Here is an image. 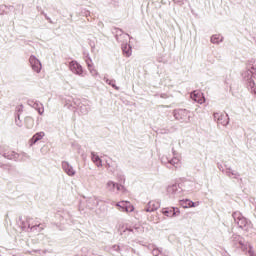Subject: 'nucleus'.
Returning <instances> with one entry per match:
<instances>
[{"instance_id": "f257e3e1", "label": "nucleus", "mask_w": 256, "mask_h": 256, "mask_svg": "<svg viewBox=\"0 0 256 256\" xmlns=\"http://www.w3.org/2000/svg\"><path fill=\"white\" fill-rule=\"evenodd\" d=\"M237 243L240 245L242 251H247L249 249L248 254L250 256H256L255 252L253 251V246H251V244L249 243H245V241L243 240V238H241V236L234 237V245H237Z\"/></svg>"}, {"instance_id": "f03ea898", "label": "nucleus", "mask_w": 256, "mask_h": 256, "mask_svg": "<svg viewBox=\"0 0 256 256\" xmlns=\"http://www.w3.org/2000/svg\"><path fill=\"white\" fill-rule=\"evenodd\" d=\"M174 117L178 121H189L190 119L189 110H185V109L176 110L174 111Z\"/></svg>"}, {"instance_id": "7ed1b4c3", "label": "nucleus", "mask_w": 256, "mask_h": 256, "mask_svg": "<svg viewBox=\"0 0 256 256\" xmlns=\"http://www.w3.org/2000/svg\"><path fill=\"white\" fill-rule=\"evenodd\" d=\"M29 63L31 65V68L33 69V71H35V73H41L42 65H41V61H39V59H37V57H35L33 55L30 56Z\"/></svg>"}, {"instance_id": "20e7f679", "label": "nucleus", "mask_w": 256, "mask_h": 256, "mask_svg": "<svg viewBox=\"0 0 256 256\" xmlns=\"http://www.w3.org/2000/svg\"><path fill=\"white\" fill-rule=\"evenodd\" d=\"M116 207L119 208V211H125L126 213H132V211H135L133 205H131V203L127 201H121L117 203Z\"/></svg>"}, {"instance_id": "39448f33", "label": "nucleus", "mask_w": 256, "mask_h": 256, "mask_svg": "<svg viewBox=\"0 0 256 256\" xmlns=\"http://www.w3.org/2000/svg\"><path fill=\"white\" fill-rule=\"evenodd\" d=\"M62 169L66 173V175H68V177H75V174L77 173L75 171V168H73L71 164H69V162L67 161L62 162Z\"/></svg>"}, {"instance_id": "423d86ee", "label": "nucleus", "mask_w": 256, "mask_h": 256, "mask_svg": "<svg viewBox=\"0 0 256 256\" xmlns=\"http://www.w3.org/2000/svg\"><path fill=\"white\" fill-rule=\"evenodd\" d=\"M190 97L193 101H195L196 103H199L200 105H203V103L205 102V96H203V93L197 90L192 92Z\"/></svg>"}, {"instance_id": "0eeeda50", "label": "nucleus", "mask_w": 256, "mask_h": 256, "mask_svg": "<svg viewBox=\"0 0 256 256\" xmlns=\"http://www.w3.org/2000/svg\"><path fill=\"white\" fill-rule=\"evenodd\" d=\"M70 70L76 75H83V67L76 61L70 62Z\"/></svg>"}, {"instance_id": "6e6552de", "label": "nucleus", "mask_w": 256, "mask_h": 256, "mask_svg": "<svg viewBox=\"0 0 256 256\" xmlns=\"http://www.w3.org/2000/svg\"><path fill=\"white\" fill-rule=\"evenodd\" d=\"M214 119H217L218 123H220V125H229V117H227V115H223L220 113H214Z\"/></svg>"}, {"instance_id": "1a4fd4ad", "label": "nucleus", "mask_w": 256, "mask_h": 256, "mask_svg": "<svg viewBox=\"0 0 256 256\" xmlns=\"http://www.w3.org/2000/svg\"><path fill=\"white\" fill-rule=\"evenodd\" d=\"M91 161L96 165V167H103V160L95 152H91Z\"/></svg>"}, {"instance_id": "9d476101", "label": "nucleus", "mask_w": 256, "mask_h": 256, "mask_svg": "<svg viewBox=\"0 0 256 256\" xmlns=\"http://www.w3.org/2000/svg\"><path fill=\"white\" fill-rule=\"evenodd\" d=\"M45 137V132H38L36 133L30 140L31 145H35L37 141H41Z\"/></svg>"}, {"instance_id": "9b49d317", "label": "nucleus", "mask_w": 256, "mask_h": 256, "mask_svg": "<svg viewBox=\"0 0 256 256\" xmlns=\"http://www.w3.org/2000/svg\"><path fill=\"white\" fill-rule=\"evenodd\" d=\"M180 206L183 207V209H189L191 207H195V202L189 199L180 200Z\"/></svg>"}, {"instance_id": "f8f14e48", "label": "nucleus", "mask_w": 256, "mask_h": 256, "mask_svg": "<svg viewBox=\"0 0 256 256\" xmlns=\"http://www.w3.org/2000/svg\"><path fill=\"white\" fill-rule=\"evenodd\" d=\"M238 225L239 227H241V229H249V227H251V222L246 218H240L238 221Z\"/></svg>"}, {"instance_id": "ddd939ff", "label": "nucleus", "mask_w": 256, "mask_h": 256, "mask_svg": "<svg viewBox=\"0 0 256 256\" xmlns=\"http://www.w3.org/2000/svg\"><path fill=\"white\" fill-rule=\"evenodd\" d=\"M122 51L124 53V55H126L127 57H131L132 55V50H131V47L127 44H124L122 46Z\"/></svg>"}, {"instance_id": "4468645a", "label": "nucleus", "mask_w": 256, "mask_h": 256, "mask_svg": "<svg viewBox=\"0 0 256 256\" xmlns=\"http://www.w3.org/2000/svg\"><path fill=\"white\" fill-rule=\"evenodd\" d=\"M222 41H223V36H221L220 34H216L211 37V43L218 44V43H221Z\"/></svg>"}, {"instance_id": "2eb2a0df", "label": "nucleus", "mask_w": 256, "mask_h": 256, "mask_svg": "<svg viewBox=\"0 0 256 256\" xmlns=\"http://www.w3.org/2000/svg\"><path fill=\"white\" fill-rule=\"evenodd\" d=\"M87 65H88V69H89L91 75H92L93 77H97V75H99V73L97 72V69H95V68L93 67V64H91V62L88 61V62H87Z\"/></svg>"}, {"instance_id": "dca6fc26", "label": "nucleus", "mask_w": 256, "mask_h": 256, "mask_svg": "<svg viewBox=\"0 0 256 256\" xmlns=\"http://www.w3.org/2000/svg\"><path fill=\"white\" fill-rule=\"evenodd\" d=\"M248 89H250L252 93L256 94L255 81H253V80L248 81Z\"/></svg>"}, {"instance_id": "f3484780", "label": "nucleus", "mask_w": 256, "mask_h": 256, "mask_svg": "<svg viewBox=\"0 0 256 256\" xmlns=\"http://www.w3.org/2000/svg\"><path fill=\"white\" fill-rule=\"evenodd\" d=\"M106 83H107L108 85H111V87H113L114 89H116V91H119V87H117V85H115V81H114V80L106 79Z\"/></svg>"}, {"instance_id": "a211bd4d", "label": "nucleus", "mask_w": 256, "mask_h": 256, "mask_svg": "<svg viewBox=\"0 0 256 256\" xmlns=\"http://www.w3.org/2000/svg\"><path fill=\"white\" fill-rule=\"evenodd\" d=\"M171 165H174V167H179V163H181V160H179V158H173L171 161H170Z\"/></svg>"}, {"instance_id": "6ab92c4d", "label": "nucleus", "mask_w": 256, "mask_h": 256, "mask_svg": "<svg viewBox=\"0 0 256 256\" xmlns=\"http://www.w3.org/2000/svg\"><path fill=\"white\" fill-rule=\"evenodd\" d=\"M152 255H154V256H167V255L163 254V252L159 249H154L152 251Z\"/></svg>"}, {"instance_id": "aec40b11", "label": "nucleus", "mask_w": 256, "mask_h": 256, "mask_svg": "<svg viewBox=\"0 0 256 256\" xmlns=\"http://www.w3.org/2000/svg\"><path fill=\"white\" fill-rule=\"evenodd\" d=\"M4 157H7V159H17L19 157V154L12 152L11 155H4Z\"/></svg>"}, {"instance_id": "412c9836", "label": "nucleus", "mask_w": 256, "mask_h": 256, "mask_svg": "<svg viewBox=\"0 0 256 256\" xmlns=\"http://www.w3.org/2000/svg\"><path fill=\"white\" fill-rule=\"evenodd\" d=\"M115 183L113 182V181H109L108 183H107V187H108V189H115Z\"/></svg>"}, {"instance_id": "4be33fe9", "label": "nucleus", "mask_w": 256, "mask_h": 256, "mask_svg": "<svg viewBox=\"0 0 256 256\" xmlns=\"http://www.w3.org/2000/svg\"><path fill=\"white\" fill-rule=\"evenodd\" d=\"M177 185L171 186L168 188V193H171L172 191H176Z\"/></svg>"}, {"instance_id": "5701e85b", "label": "nucleus", "mask_w": 256, "mask_h": 256, "mask_svg": "<svg viewBox=\"0 0 256 256\" xmlns=\"http://www.w3.org/2000/svg\"><path fill=\"white\" fill-rule=\"evenodd\" d=\"M170 211L169 210H164L163 214L166 215V217H170Z\"/></svg>"}, {"instance_id": "b1692460", "label": "nucleus", "mask_w": 256, "mask_h": 256, "mask_svg": "<svg viewBox=\"0 0 256 256\" xmlns=\"http://www.w3.org/2000/svg\"><path fill=\"white\" fill-rule=\"evenodd\" d=\"M44 109L42 108V109H38V113H39V115H43V113H44Z\"/></svg>"}, {"instance_id": "393cba45", "label": "nucleus", "mask_w": 256, "mask_h": 256, "mask_svg": "<svg viewBox=\"0 0 256 256\" xmlns=\"http://www.w3.org/2000/svg\"><path fill=\"white\" fill-rule=\"evenodd\" d=\"M159 206H156L155 208H152V209H147L146 211H155Z\"/></svg>"}, {"instance_id": "a878e982", "label": "nucleus", "mask_w": 256, "mask_h": 256, "mask_svg": "<svg viewBox=\"0 0 256 256\" xmlns=\"http://www.w3.org/2000/svg\"><path fill=\"white\" fill-rule=\"evenodd\" d=\"M174 3H183V0H173Z\"/></svg>"}, {"instance_id": "bb28decb", "label": "nucleus", "mask_w": 256, "mask_h": 256, "mask_svg": "<svg viewBox=\"0 0 256 256\" xmlns=\"http://www.w3.org/2000/svg\"><path fill=\"white\" fill-rule=\"evenodd\" d=\"M122 187H123V186L117 185V190H118V191H121Z\"/></svg>"}, {"instance_id": "cd10ccee", "label": "nucleus", "mask_w": 256, "mask_h": 256, "mask_svg": "<svg viewBox=\"0 0 256 256\" xmlns=\"http://www.w3.org/2000/svg\"><path fill=\"white\" fill-rule=\"evenodd\" d=\"M199 202H194L195 207H199Z\"/></svg>"}, {"instance_id": "c85d7f7f", "label": "nucleus", "mask_w": 256, "mask_h": 256, "mask_svg": "<svg viewBox=\"0 0 256 256\" xmlns=\"http://www.w3.org/2000/svg\"><path fill=\"white\" fill-rule=\"evenodd\" d=\"M175 215H177V212H175V210H173L172 217H175Z\"/></svg>"}, {"instance_id": "c756f323", "label": "nucleus", "mask_w": 256, "mask_h": 256, "mask_svg": "<svg viewBox=\"0 0 256 256\" xmlns=\"http://www.w3.org/2000/svg\"><path fill=\"white\" fill-rule=\"evenodd\" d=\"M151 205H153V202H150V203H149V206H150V207H151Z\"/></svg>"}]
</instances>
